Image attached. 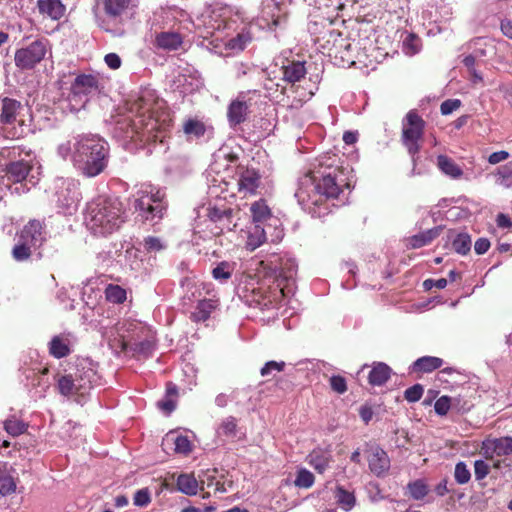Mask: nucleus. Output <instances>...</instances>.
Instances as JSON below:
<instances>
[{"label": "nucleus", "mask_w": 512, "mask_h": 512, "mask_svg": "<svg viewBox=\"0 0 512 512\" xmlns=\"http://www.w3.org/2000/svg\"><path fill=\"white\" fill-rule=\"evenodd\" d=\"M509 153L507 151H497L493 152L488 157V162L492 165L498 164L506 159H508Z\"/></svg>", "instance_id": "obj_63"}, {"label": "nucleus", "mask_w": 512, "mask_h": 512, "mask_svg": "<svg viewBox=\"0 0 512 512\" xmlns=\"http://www.w3.org/2000/svg\"><path fill=\"white\" fill-rule=\"evenodd\" d=\"M315 482V477L312 472L305 468H301L297 471L296 478L294 480V484L298 488L308 489L313 486Z\"/></svg>", "instance_id": "obj_41"}, {"label": "nucleus", "mask_w": 512, "mask_h": 512, "mask_svg": "<svg viewBox=\"0 0 512 512\" xmlns=\"http://www.w3.org/2000/svg\"><path fill=\"white\" fill-rule=\"evenodd\" d=\"M85 220L94 234H112L125 222L123 203L117 197L99 196L88 203Z\"/></svg>", "instance_id": "obj_4"}, {"label": "nucleus", "mask_w": 512, "mask_h": 512, "mask_svg": "<svg viewBox=\"0 0 512 512\" xmlns=\"http://www.w3.org/2000/svg\"><path fill=\"white\" fill-rule=\"evenodd\" d=\"M424 129L425 121L415 110H410L403 121L401 140L412 157L421 149L420 140L423 138Z\"/></svg>", "instance_id": "obj_9"}, {"label": "nucleus", "mask_w": 512, "mask_h": 512, "mask_svg": "<svg viewBox=\"0 0 512 512\" xmlns=\"http://www.w3.org/2000/svg\"><path fill=\"white\" fill-rule=\"evenodd\" d=\"M442 231L440 226L433 227L426 231L420 232L406 239V246L410 249H418L429 245L434 239H436Z\"/></svg>", "instance_id": "obj_19"}, {"label": "nucleus", "mask_w": 512, "mask_h": 512, "mask_svg": "<svg viewBox=\"0 0 512 512\" xmlns=\"http://www.w3.org/2000/svg\"><path fill=\"white\" fill-rule=\"evenodd\" d=\"M248 109L249 106L245 101H232L227 111V117L230 125L236 126L243 123L247 118Z\"/></svg>", "instance_id": "obj_21"}, {"label": "nucleus", "mask_w": 512, "mask_h": 512, "mask_svg": "<svg viewBox=\"0 0 512 512\" xmlns=\"http://www.w3.org/2000/svg\"><path fill=\"white\" fill-rule=\"evenodd\" d=\"M171 440L175 445V452L186 455L192 451V444L187 436L178 435Z\"/></svg>", "instance_id": "obj_48"}, {"label": "nucleus", "mask_w": 512, "mask_h": 512, "mask_svg": "<svg viewBox=\"0 0 512 512\" xmlns=\"http://www.w3.org/2000/svg\"><path fill=\"white\" fill-rule=\"evenodd\" d=\"M234 271V265L227 262L222 261L215 268L212 269V276L215 280L224 282L231 278Z\"/></svg>", "instance_id": "obj_37"}, {"label": "nucleus", "mask_w": 512, "mask_h": 512, "mask_svg": "<svg viewBox=\"0 0 512 512\" xmlns=\"http://www.w3.org/2000/svg\"><path fill=\"white\" fill-rule=\"evenodd\" d=\"M177 488L186 495H195L198 491V482L191 474H181L177 478Z\"/></svg>", "instance_id": "obj_35"}, {"label": "nucleus", "mask_w": 512, "mask_h": 512, "mask_svg": "<svg viewBox=\"0 0 512 512\" xmlns=\"http://www.w3.org/2000/svg\"><path fill=\"white\" fill-rule=\"evenodd\" d=\"M4 429L12 436H18L25 432L26 425L18 419H8L4 422Z\"/></svg>", "instance_id": "obj_46"}, {"label": "nucleus", "mask_w": 512, "mask_h": 512, "mask_svg": "<svg viewBox=\"0 0 512 512\" xmlns=\"http://www.w3.org/2000/svg\"><path fill=\"white\" fill-rule=\"evenodd\" d=\"M24 105L10 98H0V128L7 139H21L29 131V126L21 118Z\"/></svg>", "instance_id": "obj_6"}, {"label": "nucleus", "mask_w": 512, "mask_h": 512, "mask_svg": "<svg viewBox=\"0 0 512 512\" xmlns=\"http://www.w3.org/2000/svg\"><path fill=\"white\" fill-rule=\"evenodd\" d=\"M33 253L34 251L31 250L28 246H25L24 244H20L18 242L13 246L11 250L12 258L16 262L28 261L33 255Z\"/></svg>", "instance_id": "obj_44"}, {"label": "nucleus", "mask_w": 512, "mask_h": 512, "mask_svg": "<svg viewBox=\"0 0 512 512\" xmlns=\"http://www.w3.org/2000/svg\"><path fill=\"white\" fill-rule=\"evenodd\" d=\"M101 79L98 74H79L71 83L68 96L73 110L79 111L89 101V97L100 92Z\"/></svg>", "instance_id": "obj_7"}, {"label": "nucleus", "mask_w": 512, "mask_h": 512, "mask_svg": "<svg viewBox=\"0 0 512 512\" xmlns=\"http://www.w3.org/2000/svg\"><path fill=\"white\" fill-rule=\"evenodd\" d=\"M306 72L304 61H288L283 66V79L289 83H296L304 78Z\"/></svg>", "instance_id": "obj_24"}, {"label": "nucleus", "mask_w": 512, "mask_h": 512, "mask_svg": "<svg viewBox=\"0 0 512 512\" xmlns=\"http://www.w3.org/2000/svg\"><path fill=\"white\" fill-rule=\"evenodd\" d=\"M184 133L195 138L202 137L206 132L204 123L197 119H188L183 126Z\"/></svg>", "instance_id": "obj_38"}, {"label": "nucleus", "mask_w": 512, "mask_h": 512, "mask_svg": "<svg viewBox=\"0 0 512 512\" xmlns=\"http://www.w3.org/2000/svg\"><path fill=\"white\" fill-rule=\"evenodd\" d=\"M255 233L258 234V241L253 242V236L251 235L249 237L248 244L252 246V249H255L256 247L260 246L263 242L267 241L266 238V231L263 228H260L258 225L255 227Z\"/></svg>", "instance_id": "obj_60"}, {"label": "nucleus", "mask_w": 512, "mask_h": 512, "mask_svg": "<svg viewBox=\"0 0 512 512\" xmlns=\"http://www.w3.org/2000/svg\"><path fill=\"white\" fill-rule=\"evenodd\" d=\"M423 392V386L421 384H415L405 390L404 398L408 402H417L421 399Z\"/></svg>", "instance_id": "obj_53"}, {"label": "nucleus", "mask_w": 512, "mask_h": 512, "mask_svg": "<svg viewBox=\"0 0 512 512\" xmlns=\"http://www.w3.org/2000/svg\"><path fill=\"white\" fill-rule=\"evenodd\" d=\"M452 247L458 254L466 255L471 249L470 236L466 233L458 234L452 242Z\"/></svg>", "instance_id": "obj_40"}, {"label": "nucleus", "mask_w": 512, "mask_h": 512, "mask_svg": "<svg viewBox=\"0 0 512 512\" xmlns=\"http://www.w3.org/2000/svg\"><path fill=\"white\" fill-rule=\"evenodd\" d=\"M334 498L336 503L345 511L351 510L356 504L354 492L345 489L342 485L335 487Z\"/></svg>", "instance_id": "obj_29"}, {"label": "nucleus", "mask_w": 512, "mask_h": 512, "mask_svg": "<svg viewBox=\"0 0 512 512\" xmlns=\"http://www.w3.org/2000/svg\"><path fill=\"white\" fill-rule=\"evenodd\" d=\"M51 46L48 39L38 38L28 46L17 49L14 56L15 65L22 70L33 69L39 64L50 51Z\"/></svg>", "instance_id": "obj_10"}, {"label": "nucleus", "mask_w": 512, "mask_h": 512, "mask_svg": "<svg viewBox=\"0 0 512 512\" xmlns=\"http://www.w3.org/2000/svg\"><path fill=\"white\" fill-rule=\"evenodd\" d=\"M182 44V37L176 32H161L156 36V45L165 50H176Z\"/></svg>", "instance_id": "obj_28"}, {"label": "nucleus", "mask_w": 512, "mask_h": 512, "mask_svg": "<svg viewBox=\"0 0 512 512\" xmlns=\"http://www.w3.org/2000/svg\"><path fill=\"white\" fill-rule=\"evenodd\" d=\"M454 477L458 484H466L470 480L471 473L464 462L455 465Z\"/></svg>", "instance_id": "obj_49"}, {"label": "nucleus", "mask_w": 512, "mask_h": 512, "mask_svg": "<svg viewBox=\"0 0 512 512\" xmlns=\"http://www.w3.org/2000/svg\"><path fill=\"white\" fill-rule=\"evenodd\" d=\"M178 397V389L177 386L168 382L166 384V393L165 397L157 402V406L160 410H162L165 414L169 415L176 408V402Z\"/></svg>", "instance_id": "obj_25"}, {"label": "nucleus", "mask_w": 512, "mask_h": 512, "mask_svg": "<svg viewBox=\"0 0 512 512\" xmlns=\"http://www.w3.org/2000/svg\"><path fill=\"white\" fill-rule=\"evenodd\" d=\"M461 106V101L459 99H447L442 102L440 106V111L442 115H449L453 111L457 110Z\"/></svg>", "instance_id": "obj_59"}, {"label": "nucleus", "mask_w": 512, "mask_h": 512, "mask_svg": "<svg viewBox=\"0 0 512 512\" xmlns=\"http://www.w3.org/2000/svg\"><path fill=\"white\" fill-rule=\"evenodd\" d=\"M408 490L411 497L415 500H421L428 494V486L422 480H416L408 484Z\"/></svg>", "instance_id": "obj_45"}, {"label": "nucleus", "mask_w": 512, "mask_h": 512, "mask_svg": "<svg viewBox=\"0 0 512 512\" xmlns=\"http://www.w3.org/2000/svg\"><path fill=\"white\" fill-rule=\"evenodd\" d=\"M330 387L338 394H344L347 391L346 379L341 375H333L330 380Z\"/></svg>", "instance_id": "obj_55"}, {"label": "nucleus", "mask_w": 512, "mask_h": 512, "mask_svg": "<svg viewBox=\"0 0 512 512\" xmlns=\"http://www.w3.org/2000/svg\"><path fill=\"white\" fill-rule=\"evenodd\" d=\"M97 381L98 376L91 363L81 361L73 372L57 378V389L65 397H85Z\"/></svg>", "instance_id": "obj_5"}, {"label": "nucleus", "mask_w": 512, "mask_h": 512, "mask_svg": "<svg viewBox=\"0 0 512 512\" xmlns=\"http://www.w3.org/2000/svg\"><path fill=\"white\" fill-rule=\"evenodd\" d=\"M151 502V495L148 488L137 490L133 497V503L139 507H146Z\"/></svg>", "instance_id": "obj_51"}, {"label": "nucleus", "mask_w": 512, "mask_h": 512, "mask_svg": "<svg viewBox=\"0 0 512 512\" xmlns=\"http://www.w3.org/2000/svg\"><path fill=\"white\" fill-rule=\"evenodd\" d=\"M36 7L41 16L52 21L60 20L66 13L62 0H37Z\"/></svg>", "instance_id": "obj_15"}, {"label": "nucleus", "mask_w": 512, "mask_h": 512, "mask_svg": "<svg viewBox=\"0 0 512 512\" xmlns=\"http://www.w3.org/2000/svg\"><path fill=\"white\" fill-rule=\"evenodd\" d=\"M233 215V210L231 208H218V207H212L208 210V217L213 222H220L222 223V229L226 227L227 229H230L231 219Z\"/></svg>", "instance_id": "obj_34"}, {"label": "nucleus", "mask_w": 512, "mask_h": 512, "mask_svg": "<svg viewBox=\"0 0 512 512\" xmlns=\"http://www.w3.org/2000/svg\"><path fill=\"white\" fill-rule=\"evenodd\" d=\"M110 348L116 353L127 352L130 350L129 341L127 335H118L113 339H109L108 342Z\"/></svg>", "instance_id": "obj_47"}, {"label": "nucleus", "mask_w": 512, "mask_h": 512, "mask_svg": "<svg viewBox=\"0 0 512 512\" xmlns=\"http://www.w3.org/2000/svg\"><path fill=\"white\" fill-rule=\"evenodd\" d=\"M392 369L383 362H377L372 366L368 374V382L372 386H382L391 377Z\"/></svg>", "instance_id": "obj_23"}, {"label": "nucleus", "mask_w": 512, "mask_h": 512, "mask_svg": "<svg viewBox=\"0 0 512 512\" xmlns=\"http://www.w3.org/2000/svg\"><path fill=\"white\" fill-rule=\"evenodd\" d=\"M217 306L218 303L216 300L204 299L199 301L194 312L191 314V320L194 322L206 321Z\"/></svg>", "instance_id": "obj_26"}, {"label": "nucleus", "mask_w": 512, "mask_h": 512, "mask_svg": "<svg viewBox=\"0 0 512 512\" xmlns=\"http://www.w3.org/2000/svg\"><path fill=\"white\" fill-rule=\"evenodd\" d=\"M201 483L207 488H213L215 492L224 493L226 491L224 482L218 480L214 475L207 474Z\"/></svg>", "instance_id": "obj_54"}, {"label": "nucleus", "mask_w": 512, "mask_h": 512, "mask_svg": "<svg viewBox=\"0 0 512 512\" xmlns=\"http://www.w3.org/2000/svg\"><path fill=\"white\" fill-rule=\"evenodd\" d=\"M437 166L441 172L453 179H459L463 175L461 167L446 155H439L437 157Z\"/></svg>", "instance_id": "obj_27"}, {"label": "nucleus", "mask_w": 512, "mask_h": 512, "mask_svg": "<svg viewBox=\"0 0 512 512\" xmlns=\"http://www.w3.org/2000/svg\"><path fill=\"white\" fill-rule=\"evenodd\" d=\"M126 332L130 347L134 346L135 342L142 340L143 337H147L153 333L146 325L140 322L128 323Z\"/></svg>", "instance_id": "obj_31"}, {"label": "nucleus", "mask_w": 512, "mask_h": 512, "mask_svg": "<svg viewBox=\"0 0 512 512\" xmlns=\"http://www.w3.org/2000/svg\"><path fill=\"white\" fill-rule=\"evenodd\" d=\"M495 182L504 188L512 187V163L498 167L494 173Z\"/></svg>", "instance_id": "obj_36"}, {"label": "nucleus", "mask_w": 512, "mask_h": 512, "mask_svg": "<svg viewBox=\"0 0 512 512\" xmlns=\"http://www.w3.org/2000/svg\"><path fill=\"white\" fill-rule=\"evenodd\" d=\"M490 248V241L487 238H479L474 244V250L478 255L486 253Z\"/></svg>", "instance_id": "obj_61"}, {"label": "nucleus", "mask_w": 512, "mask_h": 512, "mask_svg": "<svg viewBox=\"0 0 512 512\" xmlns=\"http://www.w3.org/2000/svg\"><path fill=\"white\" fill-rule=\"evenodd\" d=\"M261 265L267 269L269 274L275 278L277 288L283 296L292 291L294 278L296 276V265L290 259H282L274 255L267 261H261Z\"/></svg>", "instance_id": "obj_8"}, {"label": "nucleus", "mask_w": 512, "mask_h": 512, "mask_svg": "<svg viewBox=\"0 0 512 512\" xmlns=\"http://www.w3.org/2000/svg\"><path fill=\"white\" fill-rule=\"evenodd\" d=\"M144 248L147 252H156L163 249V244L160 238L148 236L144 239Z\"/></svg>", "instance_id": "obj_58"}, {"label": "nucleus", "mask_w": 512, "mask_h": 512, "mask_svg": "<svg viewBox=\"0 0 512 512\" xmlns=\"http://www.w3.org/2000/svg\"><path fill=\"white\" fill-rule=\"evenodd\" d=\"M45 225L42 221L37 219L30 220L17 234V242L28 246L34 252H37V258H43V253L40 247L46 241Z\"/></svg>", "instance_id": "obj_11"}, {"label": "nucleus", "mask_w": 512, "mask_h": 512, "mask_svg": "<svg viewBox=\"0 0 512 512\" xmlns=\"http://www.w3.org/2000/svg\"><path fill=\"white\" fill-rule=\"evenodd\" d=\"M490 472L489 465L484 460H476L474 462V474L476 480L484 479Z\"/></svg>", "instance_id": "obj_56"}, {"label": "nucleus", "mask_w": 512, "mask_h": 512, "mask_svg": "<svg viewBox=\"0 0 512 512\" xmlns=\"http://www.w3.org/2000/svg\"><path fill=\"white\" fill-rule=\"evenodd\" d=\"M14 470L7 463L0 464V495H11L16 491V479Z\"/></svg>", "instance_id": "obj_20"}, {"label": "nucleus", "mask_w": 512, "mask_h": 512, "mask_svg": "<svg viewBox=\"0 0 512 512\" xmlns=\"http://www.w3.org/2000/svg\"><path fill=\"white\" fill-rule=\"evenodd\" d=\"M143 103L144 100L140 98L134 104L136 115L119 122L118 129L124 131V137L132 141L144 144L163 143L169 136L172 119L166 112L158 113L145 108Z\"/></svg>", "instance_id": "obj_2"}, {"label": "nucleus", "mask_w": 512, "mask_h": 512, "mask_svg": "<svg viewBox=\"0 0 512 512\" xmlns=\"http://www.w3.org/2000/svg\"><path fill=\"white\" fill-rule=\"evenodd\" d=\"M436 414L439 416H445L451 410L450 396L443 395L438 398L434 404Z\"/></svg>", "instance_id": "obj_50"}, {"label": "nucleus", "mask_w": 512, "mask_h": 512, "mask_svg": "<svg viewBox=\"0 0 512 512\" xmlns=\"http://www.w3.org/2000/svg\"><path fill=\"white\" fill-rule=\"evenodd\" d=\"M155 347V336L153 333L147 337H143L142 340L134 343V346L130 347V351L133 352V356L148 357Z\"/></svg>", "instance_id": "obj_33"}, {"label": "nucleus", "mask_w": 512, "mask_h": 512, "mask_svg": "<svg viewBox=\"0 0 512 512\" xmlns=\"http://www.w3.org/2000/svg\"><path fill=\"white\" fill-rule=\"evenodd\" d=\"M338 157L334 155L323 156L318 159V165L310 172V181L313 189L309 191L300 186L295 196L298 202L312 213L320 214L317 208L325 205L328 200L338 199L350 185L346 173L338 165Z\"/></svg>", "instance_id": "obj_1"}, {"label": "nucleus", "mask_w": 512, "mask_h": 512, "mask_svg": "<svg viewBox=\"0 0 512 512\" xmlns=\"http://www.w3.org/2000/svg\"><path fill=\"white\" fill-rule=\"evenodd\" d=\"M31 170L32 164L30 161L26 160L10 162L6 165L5 168L8 179L14 183L22 182L25 180Z\"/></svg>", "instance_id": "obj_17"}, {"label": "nucleus", "mask_w": 512, "mask_h": 512, "mask_svg": "<svg viewBox=\"0 0 512 512\" xmlns=\"http://www.w3.org/2000/svg\"><path fill=\"white\" fill-rule=\"evenodd\" d=\"M285 366H286V364L284 361H280V362L273 361V360L268 361L261 368L260 374L263 377H266V376H269L270 374H272L274 371L282 372L284 370Z\"/></svg>", "instance_id": "obj_52"}, {"label": "nucleus", "mask_w": 512, "mask_h": 512, "mask_svg": "<svg viewBox=\"0 0 512 512\" xmlns=\"http://www.w3.org/2000/svg\"><path fill=\"white\" fill-rule=\"evenodd\" d=\"M494 451L498 456L512 455V437H501L493 443Z\"/></svg>", "instance_id": "obj_43"}, {"label": "nucleus", "mask_w": 512, "mask_h": 512, "mask_svg": "<svg viewBox=\"0 0 512 512\" xmlns=\"http://www.w3.org/2000/svg\"><path fill=\"white\" fill-rule=\"evenodd\" d=\"M106 299L115 304H121L125 302L127 298L126 290L119 285L110 284L105 290Z\"/></svg>", "instance_id": "obj_39"}, {"label": "nucleus", "mask_w": 512, "mask_h": 512, "mask_svg": "<svg viewBox=\"0 0 512 512\" xmlns=\"http://www.w3.org/2000/svg\"><path fill=\"white\" fill-rule=\"evenodd\" d=\"M110 149L108 143L98 135H79L73 145L72 161L85 177L93 178L108 167Z\"/></svg>", "instance_id": "obj_3"}, {"label": "nucleus", "mask_w": 512, "mask_h": 512, "mask_svg": "<svg viewBox=\"0 0 512 512\" xmlns=\"http://www.w3.org/2000/svg\"><path fill=\"white\" fill-rule=\"evenodd\" d=\"M220 429L222 433L226 436H234L237 429V421L234 417L230 416L226 418L221 426Z\"/></svg>", "instance_id": "obj_57"}, {"label": "nucleus", "mask_w": 512, "mask_h": 512, "mask_svg": "<svg viewBox=\"0 0 512 512\" xmlns=\"http://www.w3.org/2000/svg\"><path fill=\"white\" fill-rule=\"evenodd\" d=\"M451 400V410L456 412L457 414H464L471 410L473 404L462 395H457L455 397H450Z\"/></svg>", "instance_id": "obj_42"}, {"label": "nucleus", "mask_w": 512, "mask_h": 512, "mask_svg": "<svg viewBox=\"0 0 512 512\" xmlns=\"http://www.w3.org/2000/svg\"><path fill=\"white\" fill-rule=\"evenodd\" d=\"M236 175L238 176V192L244 196H253L257 194L261 185V175L259 171L253 167L242 164L237 165Z\"/></svg>", "instance_id": "obj_12"}, {"label": "nucleus", "mask_w": 512, "mask_h": 512, "mask_svg": "<svg viewBox=\"0 0 512 512\" xmlns=\"http://www.w3.org/2000/svg\"><path fill=\"white\" fill-rule=\"evenodd\" d=\"M70 352L69 340L63 336H54L49 342V353L57 359L68 356Z\"/></svg>", "instance_id": "obj_30"}, {"label": "nucleus", "mask_w": 512, "mask_h": 512, "mask_svg": "<svg viewBox=\"0 0 512 512\" xmlns=\"http://www.w3.org/2000/svg\"><path fill=\"white\" fill-rule=\"evenodd\" d=\"M370 471L377 477H384L390 469V458L379 446H372L367 456Z\"/></svg>", "instance_id": "obj_13"}, {"label": "nucleus", "mask_w": 512, "mask_h": 512, "mask_svg": "<svg viewBox=\"0 0 512 512\" xmlns=\"http://www.w3.org/2000/svg\"><path fill=\"white\" fill-rule=\"evenodd\" d=\"M250 212L252 215L253 222L255 223H263L269 220L272 216L271 209L266 203V200L259 199L252 203L250 207Z\"/></svg>", "instance_id": "obj_32"}, {"label": "nucleus", "mask_w": 512, "mask_h": 512, "mask_svg": "<svg viewBox=\"0 0 512 512\" xmlns=\"http://www.w3.org/2000/svg\"><path fill=\"white\" fill-rule=\"evenodd\" d=\"M374 415L373 409L370 405L364 404L359 409V416L364 421L365 424H368Z\"/></svg>", "instance_id": "obj_62"}, {"label": "nucleus", "mask_w": 512, "mask_h": 512, "mask_svg": "<svg viewBox=\"0 0 512 512\" xmlns=\"http://www.w3.org/2000/svg\"><path fill=\"white\" fill-rule=\"evenodd\" d=\"M138 195L134 207L145 220L161 219L163 217L166 210L165 204L158 203L154 205L148 200L147 196H144V191H139Z\"/></svg>", "instance_id": "obj_14"}, {"label": "nucleus", "mask_w": 512, "mask_h": 512, "mask_svg": "<svg viewBox=\"0 0 512 512\" xmlns=\"http://www.w3.org/2000/svg\"><path fill=\"white\" fill-rule=\"evenodd\" d=\"M108 18L121 19L127 13L131 0H99Z\"/></svg>", "instance_id": "obj_18"}, {"label": "nucleus", "mask_w": 512, "mask_h": 512, "mask_svg": "<svg viewBox=\"0 0 512 512\" xmlns=\"http://www.w3.org/2000/svg\"><path fill=\"white\" fill-rule=\"evenodd\" d=\"M307 462L317 473L323 474L333 462V456L330 451L318 448L309 453Z\"/></svg>", "instance_id": "obj_16"}, {"label": "nucleus", "mask_w": 512, "mask_h": 512, "mask_svg": "<svg viewBox=\"0 0 512 512\" xmlns=\"http://www.w3.org/2000/svg\"><path fill=\"white\" fill-rule=\"evenodd\" d=\"M105 63L111 69H118L121 66V59L116 53H109L104 58Z\"/></svg>", "instance_id": "obj_64"}, {"label": "nucleus", "mask_w": 512, "mask_h": 512, "mask_svg": "<svg viewBox=\"0 0 512 512\" xmlns=\"http://www.w3.org/2000/svg\"><path fill=\"white\" fill-rule=\"evenodd\" d=\"M444 361L442 358L435 356H423L418 358L411 365V371L414 373H431L440 369Z\"/></svg>", "instance_id": "obj_22"}]
</instances>
